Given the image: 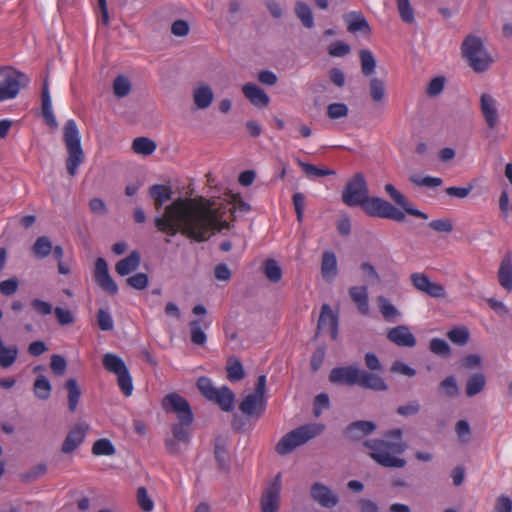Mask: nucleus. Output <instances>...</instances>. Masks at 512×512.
Listing matches in <instances>:
<instances>
[{
	"mask_svg": "<svg viewBox=\"0 0 512 512\" xmlns=\"http://www.w3.org/2000/svg\"><path fill=\"white\" fill-rule=\"evenodd\" d=\"M217 202L214 197H178L171 204L164 208L162 215L154 218V225L159 232L168 236L181 234L186 235V230L201 228L202 232L208 230L213 217L223 210V207H216Z\"/></svg>",
	"mask_w": 512,
	"mask_h": 512,
	"instance_id": "f257e3e1",
	"label": "nucleus"
},
{
	"mask_svg": "<svg viewBox=\"0 0 512 512\" xmlns=\"http://www.w3.org/2000/svg\"><path fill=\"white\" fill-rule=\"evenodd\" d=\"M341 199L349 207H361L371 217L390 219L396 222L405 220V213L389 201L380 197L369 196L368 184L364 175L360 172L355 173L347 181Z\"/></svg>",
	"mask_w": 512,
	"mask_h": 512,
	"instance_id": "f03ea898",
	"label": "nucleus"
},
{
	"mask_svg": "<svg viewBox=\"0 0 512 512\" xmlns=\"http://www.w3.org/2000/svg\"><path fill=\"white\" fill-rule=\"evenodd\" d=\"M402 430L395 428L385 433L384 438L369 439L363 442L368 448V455L377 464L385 468H403L406 460L397 457L407 449V444L402 441Z\"/></svg>",
	"mask_w": 512,
	"mask_h": 512,
	"instance_id": "7ed1b4c3",
	"label": "nucleus"
},
{
	"mask_svg": "<svg viewBox=\"0 0 512 512\" xmlns=\"http://www.w3.org/2000/svg\"><path fill=\"white\" fill-rule=\"evenodd\" d=\"M462 57L476 73L487 71L494 63L493 57L486 50L482 39L473 34L465 37L461 45Z\"/></svg>",
	"mask_w": 512,
	"mask_h": 512,
	"instance_id": "20e7f679",
	"label": "nucleus"
},
{
	"mask_svg": "<svg viewBox=\"0 0 512 512\" xmlns=\"http://www.w3.org/2000/svg\"><path fill=\"white\" fill-rule=\"evenodd\" d=\"M63 141L68 153L66 159L67 173L74 177L77 174L78 167L84 162L85 154L82 149L78 127L73 119L68 120L64 125Z\"/></svg>",
	"mask_w": 512,
	"mask_h": 512,
	"instance_id": "39448f33",
	"label": "nucleus"
},
{
	"mask_svg": "<svg viewBox=\"0 0 512 512\" xmlns=\"http://www.w3.org/2000/svg\"><path fill=\"white\" fill-rule=\"evenodd\" d=\"M359 60L362 75L369 77L368 89L372 101L374 103L382 102L385 98L386 84L382 78L373 76L377 67L376 58L370 50L361 49L359 51Z\"/></svg>",
	"mask_w": 512,
	"mask_h": 512,
	"instance_id": "423d86ee",
	"label": "nucleus"
},
{
	"mask_svg": "<svg viewBox=\"0 0 512 512\" xmlns=\"http://www.w3.org/2000/svg\"><path fill=\"white\" fill-rule=\"evenodd\" d=\"M27 81L23 73L12 67H0V101L15 98Z\"/></svg>",
	"mask_w": 512,
	"mask_h": 512,
	"instance_id": "0eeeda50",
	"label": "nucleus"
},
{
	"mask_svg": "<svg viewBox=\"0 0 512 512\" xmlns=\"http://www.w3.org/2000/svg\"><path fill=\"white\" fill-rule=\"evenodd\" d=\"M266 376L257 378L254 393L247 395L239 405L240 411L247 416L259 417L265 409Z\"/></svg>",
	"mask_w": 512,
	"mask_h": 512,
	"instance_id": "6e6552de",
	"label": "nucleus"
},
{
	"mask_svg": "<svg viewBox=\"0 0 512 512\" xmlns=\"http://www.w3.org/2000/svg\"><path fill=\"white\" fill-rule=\"evenodd\" d=\"M162 408L167 413H175L179 422L193 423L194 421L189 402L176 392L169 393L163 398Z\"/></svg>",
	"mask_w": 512,
	"mask_h": 512,
	"instance_id": "1a4fd4ad",
	"label": "nucleus"
},
{
	"mask_svg": "<svg viewBox=\"0 0 512 512\" xmlns=\"http://www.w3.org/2000/svg\"><path fill=\"white\" fill-rule=\"evenodd\" d=\"M192 423H184L178 421L171 425V434L165 438V447L168 453L177 455L180 453V445L187 446L190 443Z\"/></svg>",
	"mask_w": 512,
	"mask_h": 512,
	"instance_id": "9d476101",
	"label": "nucleus"
},
{
	"mask_svg": "<svg viewBox=\"0 0 512 512\" xmlns=\"http://www.w3.org/2000/svg\"><path fill=\"white\" fill-rule=\"evenodd\" d=\"M225 213L226 209L220 212L219 214L215 215L207 231L202 232L200 230L201 228L186 230V235L184 237L192 241L202 243L208 241L210 237L215 233H219L222 230L231 229V227L233 226L232 223L224 220Z\"/></svg>",
	"mask_w": 512,
	"mask_h": 512,
	"instance_id": "9b49d317",
	"label": "nucleus"
},
{
	"mask_svg": "<svg viewBox=\"0 0 512 512\" xmlns=\"http://www.w3.org/2000/svg\"><path fill=\"white\" fill-rule=\"evenodd\" d=\"M281 488V474L278 473L262 493L260 499L261 512H278Z\"/></svg>",
	"mask_w": 512,
	"mask_h": 512,
	"instance_id": "f8f14e48",
	"label": "nucleus"
},
{
	"mask_svg": "<svg viewBox=\"0 0 512 512\" xmlns=\"http://www.w3.org/2000/svg\"><path fill=\"white\" fill-rule=\"evenodd\" d=\"M94 280L109 295L114 296L118 293V286L109 273L106 260L102 257L95 261Z\"/></svg>",
	"mask_w": 512,
	"mask_h": 512,
	"instance_id": "ddd939ff",
	"label": "nucleus"
},
{
	"mask_svg": "<svg viewBox=\"0 0 512 512\" xmlns=\"http://www.w3.org/2000/svg\"><path fill=\"white\" fill-rule=\"evenodd\" d=\"M413 286L433 298H444L446 291L443 285L432 282L424 273H413L410 276Z\"/></svg>",
	"mask_w": 512,
	"mask_h": 512,
	"instance_id": "4468645a",
	"label": "nucleus"
},
{
	"mask_svg": "<svg viewBox=\"0 0 512 512\" xmlns=\"http://www.w3.org/2000/svg\"><path fill=\"white\" fill-rule=\"evenodd\" d=\"M377 426L373 421L358 420L349 423L343 430V436L346 440L357 442L364 437L371 435Z\"/></svg>",
	"mask_w": 512,
	"mask_h": 512,
	"instance_id": "2eb2a0df",
	"label": "nucleus"
},
{
	"mask_svg": "<svg viewBox=\"0 0 512 512\" xmlns=\"http://www.w3.org/2000/svg\"><path fill=\"white\" fill-rule=\"evenodd\" d=\"M359 372L360 369L354 365L336 367L330 371L329 381L334 384L358 386Z\"/></svg>",
	"mask_w": 512,
	"mask_h": 512,
	"instance_id": "dca6fc26",
	"label": "nucleus"
},
{
	"mask_svg": "<svg viewBox=\"0 0 512 512\" xmlns=\"http://www.w3.org/2000/svg\"><path fill=\"white\" fill-rule=\"evenodd\" d=\"M311 498L325 508H333L339 502V497L326 485L315 482L310 488Z\"/></svg>",
	"mask_w": 512,
	"mask_h": 512,
	"instance_id": "f3484780",
	"label": "nucleus"
},
{
	"mask_svg": "<svg viewBox=\"0 0 512 512\" xmlns=\"http://www.w3.org/2000/svg\"><path fill=\"white\" fill-rule=\"evenodd\" d=\"M89 425L85 422L77 423L66 435L61 451L65 454L72 453L84 441Z\"/></svg>",
	"mask_w": 512,
	"mask_h": 512,
	"instance_id": "a211bd4d",
	"label": "nucleus"
},
{
	"mask_svg": "<svg viewBox=\"0 0 512 512\" xmlns=\"http://www.w3.org/2000/svg\"><path fill=\"white\" fill-rule=\"evenodd\" d=\"M480 110L488 128L495 129L499 124L496 99L488 93H482L480 96Z\"/></svg>",
	"mask_w": 512,
	"mask_h": 512,
	"instance_id": "6ab92c4d",
	"label": "nucleus"
},
{
	"mask_svg": "<svg viewBox=\"0 0 512 512\" xmlns=\"http://www.w3.org/2000/svg\"><path fill=\"white\" fill-rule=\"evenodd\" d=\"M386 193L390 196V198L401 207L405 213L410 216H414L421 219H428V215L413 206V204L401 193L399 192L392 184H386L384 187Z\"/></svg>",
	"mask_w": 512,
	"mask_h": 512,
	"instance_id": "aec40b11",
	"label": "nucleus"
},
{
	"mask_svg": "<svg viewBox=\"0 0 512 512\" xmlns=\"http://www.w3.org/2000/svg\"><path fill=\"white\" fill-rule=\"evenodd\" d=\"M358 386L372 391L388 390V385L379 374L361 369L359 372Z\"/></svg>",
	"mask_w": 512,
	"mask_h": 512,
	"instance_id": "412c9836",
	"label": "nucleus"
},
{
	"mask_svg": "<svg viewBox=\"0 0 512 512\" xmlns=\"http://www.w3.org/2000/svg\"><path fill=\"white\" fill-rule=\"evenodd\" d=\"M325 327L330 329L331 338L336 340L338 335V317L332 312L328 304H324L321 308L315 338Z\"/></svg>",
	"mask_w": 512,
	"mask_h": 512,
	"instance_id": "4be33fe9",
	"label": "nucleus"
},
{
	"mask_svg": "<svg viewBox=\"0 0 512 512\" xmlns=\"http://www.w3.org/2000/svg\"><path fill=\"white\" fill-rule=\"evenodd\" d=\"M324 429L323 425L319 424H306L290 431V438H293L296 445L299 447L317 435L321 434Z\"/></svg>",
	"mask_w": 512,
	"mask_h": 512,
	"instance_id": "5701e85b",
	"label": "nucleus"
},
{
	"mask_svg": "<svg viewBox=\"0 0 512 512\" xmlns=\"http://www.w3.org/2000/svg\"><path fill=\"white\" fill-rule=\"evenodd\" d=\"M387 338L401 347H414L416 345L414 335L410 332L409 328L404 325L391 328L387 333Z\"/></svg>",
	"mask_w": 512,
	"mask_h": 512,
	"instance_id": "b1692460",
	"label": "nucleus"
},
{
	"mask_svg": "<svg viewBox=\"0 0 512 512\" xmlns=\"http://www.w3.org/2000/svg\"><path fill=\"white\" fill-rule=\"evenodd\" d=\"M244 96L256 107H267L270 98L266 92L254 83H246L242 86Z\"/></svg>",
	"mask_w": 512,
	"mask_h": 512,
	"instance_id": "393cba45",
	"label": "nucleus"
},
{
	"mask_svg": "<svg viewBox=\"0 0 512 512\" xmlns=\"http://www.w3.org/2000/svg\"><path fill=\"white\" fill-rule=\"evenodd\" d=\"M193 101L198 109L204 110L207 109L214 100V93L212 88L205 83H200L193 90Z\"/></svg>",
	"mask_w": 512,
	"mask_h": 512,
	"instance_id": "a878e982",
	"label": "nucleus"
},
{
	"mask_svg": "<svg viewBox=\"0 0 512 512\" xmlns=\"http://www.w3.org/2000/svg\"><path fill=\"white\" fill-rule=\"evenodd\" d=\"M214 456L217 461L218 468L224 472H228L230 469V464L226 437L218 436L215 438Z\"/></svg>",
	"mask_w": 512,
	"mask_h": 512,
	"instance_id": "bb28decb",
	"label": "nucleus"
},
{
	"mask_svg": "<svg viewBox=\"0 0 512 512\" xmlns=\"http://www.w3.org/2000/svg\"><path fill=\"white\" fill-rule=\"evenodd\" d=\"M498 281L505 290L509 292L512 290V255L510 252L506 253L501 260Z\"/></svg>",
	"mask_w": 512,
	"mask_h": 512,
	"instance_id": "cd10ccee",
	"label": "nucleus"
},
{
	"mask_svg": "<svg viewBox=\"0 0 512 512\" xmlns=\"http://www.w3.org/2000/svg\"><path fill=\"white\" fill-rule=\"evenodd\" d=\"M141 263L139 251H132L127 257L119 260L115 265V270L120 276H126L135 271Z\"/></svg>",
	"mask_w": 512,
	"mask_h": 512,
	"instance_id": "c85d7f7f",
	"label": "nucleus"
},
{
	"mask_svg": "<svg viewBox=\"0 0 512 512\" xmlns=\"http://www.w3.org/2000/svg\"><path fill=\"white\" fill-rule=\"evenodd\" d=\"M172 190L163 184H154L149 188V196L153 199L154 207L160 211L167 201L172 199Z\"/></svg>",
	"mask_w": 512,
	"mask_h": 512,
	"instance_id": "c756f323",
	"label": "nucleus"
},
{
	"mask_svg": "<svg viewBox=\"0 0 512 512\" xmlns=\"http://www.w3.org/2000/svg\"><path fill=\"white\" fill-rule=\"evenodd\" d=\"M349 296L356 304L358 311L363 315L369 313L368 292L366 286H353L349 288Z\"/></svg>",
	"mask_w": 512,
	"mask_h": 512,
	"instance_id": "7c9ffc66",
	"label": "nucleus"
},
{
	"mask_svg": "<svg viewBox=\"0 0 512 512\" xmlns=\"http://www.w3.org/2000/svg\"><path fill=\"white\" fill-rule=\"evenodd\" d=\"M41 101H42V113L45 119V122L52 127L57 126V122L51 110V98L49 94V82L48 76L44 78L42 91H41Z\"/></svg>",
	"mask_w": 512,
	"mask_h": 512,
	"instance_id": "2f4dec72",
	"label": "nucleus"
},
{
	"mask_svg": "<svg viewBox=\"0 0 512 512\" xmlns=\"http://www.w3.org/2000/svg\"><path fill=\"white\" fill-rule=\"evenodd\" d=\"M344 20L347 23V30L351 33L358 31L371 33L370 25L361 13L351 12L344 17Z\"/></svg>",
	"mask_w": 512,
	"mask_h": 512,
	"instance_id": "473e14b6",
	"label": "nucleus"
},
{
	"mask_svg": "<svg viewBox=\"0 0 512 512\" xmlns=\"http://www.w3.org/2000/svg\"><path fill=\"white\" fill-rule=\"evenodd\" d=\"M235 400V394L233 391L228 388L227 386H223L218 389V393L214 398L211 400L212 402H215L218 404V406L225 412H230L233 410Z\"/></svg>",
	"mask_w": 512,
	"mask_h": 512,
	"instance_id": "72a5a7b5",
	"label": "nucleus"
},
{
	"mask_svg": "<svg viewBox=\"0 0 512 512\" xmlns=\"http://www.w3.org/2000/svg\"><path fill=\"white\" fill-rule=\"evenodd\" d=\"M486 386V377L483 373L478 372L470 375L467 379L465 386V393L467 397H474L481 393Z\"/></svg>",
	"mask_w": 512,
	"mask_h": 512,
	"instance_id": "f704fd0d",
	"label": "nucleus"
},
{
	"mask_svg": "<svg viewBox=\"0 0 512 512\" xmlns=\"http://www.w3.org/2000/svg\"><path fill=\"white\" fill-rule=\"evenodd\" d=\"M102 364L107 371L115 375L128 369L125 362L119 356L112 353H106L103 356Z\"/></svg>",
	"mask_w": 512,
	"mask_h": 512,
	"instance_id": "c9c22d12",
	"label": "nucleus"
},
{
	"mask_svg": "<svg viewBox=\"0 0 512 512\" xmlns=\"http://www.w3.org/2000/svg\"><path fill=\"white\" fill-rule=\"evenodd\" d=\"M295 15L305 28L314 27V18L311 8L302 1H297L294 8Z\"/></svg>",
	"mask_w": 512,
	"mask_h": 512,
	"instance_id": "e433bc0d",
	"label": "nucleus"
},
{
	"mask_svg": "<svg viewBox=\"0 0 512 512\" xmlns=\"http://www.w3.org/2000/svg\"><path fill=\"white\" fill-rule=\"evenodd\" d=\"M227 378L230 381H240L245 377V372L240 360L235 356H230L227 359L226 365Z\"/></svg>",
	"mask_w": 512,
	"mask_h": 512,
	"instance_id": "4c0bfd02",
	"label": "nucleus"
},
{
	"mask_svg": "<svg viewBox=\"0 0 512 512\" xmlns=\"http://www.w3.org/2000/svg\"><path fill=\"white\" fill-rule=\"evenodd\" d=\"M65 389L68 392V408L70 412H74L77 408L79 399L81 397V390L78 386L77 380L69 378L65 382Z\"/></svg>",
	"mask_w": 512,
	"mask_h": 512,
	"instance_id": "58836bf2",
	"label": "nucleus"
},
{
	"mask_svg": "<svg viewBox=\"0 0 512 512\" xmlns=\"http://www.w3.org/2000/svg\"><path fill=\"white\" fill-rule=\"evenodd\" d=\"M112 89L117 98H124L131 93L132 84L126 75L120 74L114 79Z\"/></svg>",
	"mask_w": 512,
	"mask_h": 512,
	"instance_id": "ea45409f",
	"label": "nucleus"
},
{
	"mask_svg": "<svg viewBox=\"0 0 512 512\" xmlns=\"http://www.w3.org/2000/svg\"><path fill=\"white\" fill-rule=\"evenodd\" d=\"M202 325L205 327L207 324L200 319L192 320L189 323L191 341L195 345L202 346L207 341V336L202 329Z\"/></svg>",
	"mask_w": 512,
	"mask_h": 512,
	"instance_id": "a19ab883",
	"label": "nucleus"
},
{
	"mask_svg": "<svg viewBox=\"0 0 512 512\" xmlns=\"http://www.w3.org/2000/svg\"><path fill=\"white\" fill-rule=\"evenodd\" d=\"M51 391V383L44 375H40L35 379L33 392L38 399L47 400L51 395Z\"/></svg>",
	"mask_w": 512,
	"mask_h": 512,
	"instance_id": "79ce46f5",
	"label": "nucleus"
},
{
	"mask_svg": "<svg viewBox=\"0 0 512 512\" xmlns=\"http://www.w3.org/2000/svg\"><path fill=\"white\" fill-rule=\"evenodd\" d=\"M132 149L136 154L151 155L156 149V143L147 137H138L133 140Z\"/></svg>",
	"mask_w": 512,
	"mask_h": 512,
	"instance_id": "37998d69",
	"label": "nucleus"
},
{
	"mask_svg": "<svg viewBox=\"0 0 512 512\" xmlns=\"http://www.w3.org/2000/svg\"><path fill=\"white\" fill-rule=\"evenodd\" d=\"M52 251V242L47 236H40L32 246V252L36 258L47 257Z\"/></svg>",
	"mask_w": 512,
	"mask_h": 512,
	"instance_id": "c03bdc74",
	"label": "nucleus"
},
{
	"mask_svg": "<svg viewBox=\"0 0 512 512\" xmlns=\"http://www.w3.org/2000/svg\"><path fill=\"white\" fill-rule=\"evenodd\" d=\"M46 472L47 465L45 463H39L37 465L32 466L29 470L20 473L19 479L21 480V482L29 484L45 475Z\"/></svg>",
	"mask_w": 512,
	"mask_h": 512,
	"instance_id": "a18cd8bd",
	"label": "nucleus"
},
{
	"mask_svg": "<svg viewBox=\"0 0 512 512\" xmlns=\"http://www.w3.org/2000/svg\"><path fill=\"white\" fill-rule=\"evenodd\" d=\"M321 273L323 277L337 274V260L333 252L326 251L322 255Z\"/></svg>",
	"mask_w": 512,
	"mask_h": 512,
	"instance_id": "49530a36",
	"label": "nucleus"
},
{
	"mask_svg": "<svg viewBox=\"0 0 512 512\" xmlns=\"http://www.w3.org/2000/svg\"><path fill=\"white\" fill-rule=\"evenodd\" d=\"M92 453L96 456H112L116 453V449L109 439L101 438L94 442Z\"/></svg>",
	"mask_w": 512,
	"mask_h": 512,
	"instance_id": "de8ad7c7",
	"label": "nucleus"
},
{
	"mask_svg": "<svg viewBox=\"0 0 512 512\" xmlns=\"http://www.w3.org/2000/svg\"><path fill=\"white\" fill-rule=\"evenodd\" d=\"M264 274L272 283H278L282 278V269L274 259H268L264 263Z\"/></svg>",
	"mask_w": 512,
	"mask_h": 512,
	"instance_id": "09e8293b",
	"label": "nucleus"
},
{
	"mask_svg": "<svg viewBox=\"0 0 512 512\" xmlns=\"http://www.w3.org/2000/svg\"><path fill=\"white\" fill-rule=\"evenodd\" d=\"M377 305L382 316L390 321L399 316V311L396 307L390 303V301L384 296L377 297Z\"/></svg>",
	"mask_w": 512,
	"mask_h": 512,
	"instance_id": "8fccbe9b",
	"label": "nucleus"
},
{
	"mask_svg": "<svg viewBox=\"0 0 512 512\" xmlns=\"http://www.w3.org/2000/svg\"><path fill=\"white\" fill-rule=\"evenodd\" d=\"M429 350L440 357L449 358L451 356V348L449 344L441 338H433L429 343Z\"/></svg>",
	"mask_w": 512,
	"mask_h": 512,
	"instance_id": "3c124183",
	"label": "nucleus"
},
{
	"mask_svg": "<svg viewBox=\"0 0 512 512\" xmlns=\"http://www.w3.org/2000/svg\"><path fill=\"white\" fill-rule=\"evenodd\" d=\"M401 20L404 23L412 24L415 21L414 9L410 0H395Z\"/></svg>",
	"mask_w": 512,
	"mask_h": 512,
	"instance_id": "603ef678",
	"label": "nucleus"
},
{
	"mask_svg": "<svg viewBox=\"0 0 512 512\" xmlns=\"http://www.w3.org/2000/svg\"><path fill=\"white\" fill-rule=\"evenodd\" d=\"M197 388L201 392V394L209 401H211L214 396L218 393V389L214 387L212 381L205 376H201L197 380Z\"/></svg>",
	"mask_w": 512,
	"mask_h": 512,
	"instance_id": "864d4df0",
	"label": "nucleus"
},
{
	"mask_svg": "<svg viewBox=\"0 0 512 512\" xmlns=\"http://www.w3.org/2000/svg\"><path fill=\"white\" fill-rule=\"evenodd\" d=\"M447 337L456 345L464 346L468 343L470 334L466 327H457L447 333Z\"/></svg>",
	"mask_w": 512,
	"mask_h": 512,
	"instance_id": "5fc2aeb1",
	"label": "nucleus"
},
{
	"mask_svg": "<svg viewBox=\"0 0 512 512\" xmlns=\"http://www.w3.org/2000/svg\"><path fill=\"white\" fill-rule=\"evenodd\" d=\"M297 163L307 176L325 177L335 174V171L333 170L318 168L317 166L310 163H305L300 159H297Z\"/></svg>",
	"mask_w": 512,
	"mask_h": 512,
	"instance_id": "6e6d98bb",
	"label": "nucleus"
},
{
	"mask_svg": "<svg viewBox=\"0 0 512 512\" xmlns=\"http://www.w3.org/2000/svg\"><path fill=\"white\" fill-rule=\"evenodd\" d=\"M298 446L293 438H290V432L285 434L275 446V451L281 456L290 454Z\"/></svg>",
	"mask_w": 512,
	"mask_h": 512,
	"instance_id": "4d7b16f0",
	"label": "nucleus"
},
{
	"mask_svg": "<svg viewBox=\"0 0 512 512\" xmlns=\"http://www.w3.org/2000/svg\"><path fill=\"white\" fill-rule=\"evenodd\" d=\"M409 181L417 186L436 188L442 185L443 180L439 177H431L425 176L423 178L419 177L417 174H412L409 176Z\"/></svg>",
	"mask_w": 512,
	"mask_h": 512,
	"instance_id": "13d9d810",
	"label": "nucleus"
},
{
	"mask_svg": "<svg viewBox=\"0 0 512 512\" xmlns=\"http://www.w3.org/2000/svg\"><path fill=\"white\" fill-rule=\"evenodd\" d=\"M439 389L449 398H456L459 395V387L454 376L443 379L439 384Z\"/></svg>",
	"mask_w": 512,
	"mask_h": 512,
	"instance_id": "bf43d9fd",
	"label": "nucleus"
},
{
	"mask_svg": "<svg viewBox=\"0 0 512 512\" xmlns=\"http://www.w3.org/2000/svg\"><path fill=\"white\" fill-rule=\"evenodd\" d=\"M18 356V348L13 345L10 347H5L0 351V366L3 368H8L16 361Z\"/></svg>",
	"mask_w": 512,
	"mask_h": 512,
	"instance_id": "052dcab7",
	"label": "nucleus"
},
{
	"mask_svg": "<svg viewBox=\"0 0 512 512\" xmlns=\"http://www.w3.org/2000/svg\"><path fill=\"white\" fill-rule=\"evenodd\" d=\"M117 383L120 390L126 397L132 395L133 383L128 369L117 375Z\"/></svg>",
	"mask_w": 512,
	"mask_h": 512,
	"instance_id": "680f3d73",
	"label": "nucleus"
},
{
	"mask_svg": "<svg viewBox=\"0 0 512 512\" xmlns=\"http://www.w3.org/2000/svg\"><path fill=\"white\" fill-rule=\"evenodd\" d=\"M96 318L97 325L102 331H111L113 329V319L111 314L107 310L100 308L97 311Z\"/></svg>",
	"mask_w": 512,
	"mask_h": 512,
	"instance_id": "e2e57ef3",
	"label": "nucleus"
},
{
	"mask_svg": "<svg viewBox=\"0 0 512 512\" xmlns=\"http://www.w3.org/2000/svg\"><path fill=\"white\" fill-rule=\"evenodd\" d=\"M482 365V358L478 354H469L463 357L459 362V368L470 371L480 368Z\"/></svg>",
	"mask_w": 512,
	"mask_h": 512,
	"instance_id": "0e129e2a",
	"label": "nucleus"
},
{
	"mask_svg": "<svg viewBox=\"0 0 512 512\" xmlns=\"http://www.w3.org/2000/svg\"><path fill=\"white\" fill-rule=\"evenodd\" d=\"M126 283L136 290H143L148 286L149 278L147 274L140 272L128 277Z\"/></svg>",
	"mask_w": 512,
	"mask_h": 512,
	"instance_id": "69168bd1",
	"label": "nucleus"
},
{
	"mask_svg": "<svg viewBox=\"0 0 512 512\" xmlns=\"http://www.w3.org/2000/svg\"><path fill=\"white\" fill-rule=\"evenodd\" d=\"M50 368L56 376H63L67 369L66 359L58 354L51 356Z\"/></svg>",
	"mask_w": 512,
	"mask_h": 512,
	"instance_id": "338daca9",
	"label": "nucleus"
},
{
	"mask_svg": "<svg viewBox=\"0 0 512 512\" xmlns=\"http://www.w3.org/2000/svg\"><path fill=\"white\" fill-rule=\"evenodd\" d=\"M493 512H512V499L506 495L497 497Z\"/></svg>",
	"mask_w": 512,
	"mask_h": 512,
	"instance_id": "774afa93",
	"label": "nucleus"
}]
</instances>
